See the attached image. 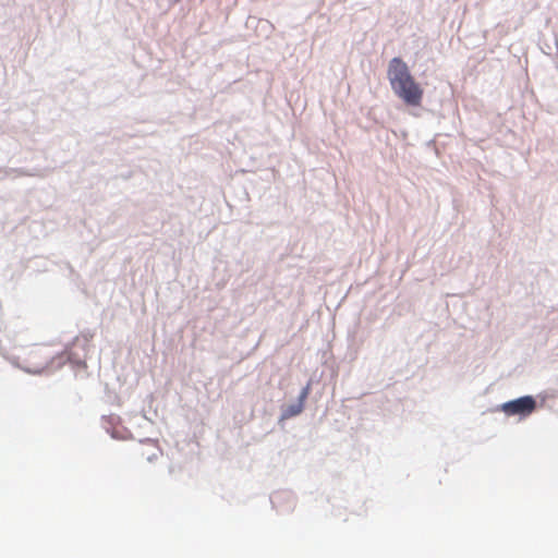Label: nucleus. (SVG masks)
Listing matches in <instances>:
<instances>
[{"label": "nucleus", "instance_id": "nucleus-1", "mask_svg": "<svg viewBox=\"0 0 558 558\" xmlns=\"http://www.w3.org/2000/svg\"><path fill=\"white\" fill-rule=\"evenodd\" d=\"M387 77L392 92L405 83L414 81L408 64L400 58L395 57L388 63Z\"/></svg>", "mask_w": 558, "mask_h": 558}, {"label": "nucleus", "instance_id": "nucleus-2", "mask_svg": "<svg viewBox=\"0 0 558 558\" xmlns=\"http://www.w3.org/2000/svg\"><path fill=\"white\" fill-rule=\"evenodd\" d=\"M500 409L508 416L519 415L520 417H526L535 411L536 400L533 396L526 395L504 402Z\"/></svg>", "mask_w": 558, "mask_h": 558}, {"label": "nucleus", "instance_id": "nucleus-3", "mask_svg": "<svg viewBox=\"0 0 558 558\" xmlns=\"http://www.w3.org/2000/svg\"><path fill=\"white\" fill-rule=\"evenodd\" d=\"M393 93L409 106H418L423 98V89L415 80L410 83H405Z\"/></svg>", "mask_w": 558, "mask_h": 558}, {"label": "nucleus", "instance_id": "nucleus-4", "mask_svg": "<svg viewBox=\"0 0 558 558\" xmlns=\"http://www.w3.org/2000/svg\"><path fill=\"white\" fill-rule=\"evenodd\" d=\"M308 393H310V386H306L305 388H303V390L299 397L298 404L290 405L286 410L284 415L290 417V416H295V415L300 414L303 411L304 402H305Z\"/></svg>", "mask_w": 558, "mask_h": 558}]
</instances>
